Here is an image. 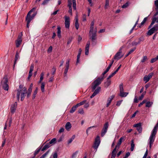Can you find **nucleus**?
Returning a JSON list of instances; mask_svg holds the SVG:
<instances>
[{"mask_svg":"<svg viewBox=\"0 0 158 158\" xmlns=\"http://www.w3.org/2000/svg\"><path fill=\"white\" fill-rule=\"evenodd\" d=\"M8 79L7 75H5L1 81V85L4 90L7 91L9 89V85L7 84Z\"/></svg>","mask_w":158,"mask_h":158,"instance_id":"nucleus-3","label":"nucleus"},{"mask_svg":"<svg viewBox=\"0 0 158 158\" xmlns=\"http://www.w3.org/2000/svg\"><path fill=\"white\" fill-rule=\"evenodd\" d=\"M58 155L57 153L56 152L54 153V154L53 155V158H57Z\"/></svg>","mask_w":158,"mask_h":158,"instance_id":"nucleus-64","label":"nucleus"},{"mask_svg":"<svg viewBox=\"0 0 158 158\" xmlns=\"http://www.w3.org/2000/svg\"><path fill=\"white\" fill-rule=\"evenodd\" d=\"M34 68V66L33 64H31L30 66V70L29 72L30 73H32L33 71V69Z\"/></svg>","mask_w":158,"mask_h":158,"instance_id":"nucleus-46","label":"nucleus"},{"mask_svg":"<svg viewBox=\"0 0 158 158\" xmlns=\"http://www.w3.org/2000/svg\"><path fill=\"white\" fill-rule=\"evenodd\" d=\"M52 46H50L48 49V52H52Z\"/></svg>","mask_w":158,"mask_h":158,"instance_id":"nucleus-63","label":"nucleus"},{"mask_svg":"<svg viewBox=\"0 0 158 158\" xmlns=\"http://www.w3.org/2000/svg\"><path fill=\"white\" fill-rule=\"evenodd\" d=\"M51 0H44L42 3V5H45L48 3Z\"/></svg>","mask_w":158,"mask_h":158,"instance_id":"nucleus-55","label":"nucleus"},{"mask_svg":"<svg viewBox=\"0 0 158 158\" xmlns=\"http://www.w3.org/2000/svg\"><path fill=\"white\" fill-rule=\"evenodd\" d=\"M142 126H141L139 127H138L136 128V130L138 131L139 132V133H141L142 131Z\"/></svg>","mask_w":158,"mask_h":158,"instance_id":"nucleus-43","label":"nucleus"},{"mask_svg":"<svg viewBox=\"0 0 158 158\" xmlns=\"http://www.w3.org/2000/svg\"><path fill=\"white\" fill-rule=\"evenodd\" d=\"M69 60H67L66 62L65 67L66 68H69Z\"/></svg>","mask_w":158,"mask_h":158,"instance_id":"nucleus-45","label":"nucleus"},{"mask_svg":"<svg viewBox=\"0 0 158 158\" xmlns=\"http://www.w3.org/2000/svg\"><path fill=\"white\" fill-rule=\"evenodd\" d=\"M97 28H95L93 32H89V35L90 37V39H91V41L94 40H96L97 39Z\"/></svg>","mask_w":158,"mask_h":158,"instance_id":"nucleus-4","label":"nucleus"},{"mask_svg":"<svg viewBox=\"0 0 158 158\" xmlns=\"http://www.w3.org/2000/svg\"><path fill=\"white\" fill-rule=\"evenodd\" d=\"M101 89V87H98L95 90H94V92L95 93L97 94L100 91Z\"/></svg>","mask_w":158,"mask_h":158,"instance_id":"nucleus-42","label":"nucleus"},{"mask_svg":"<svg viewBox=\"0 0 158 158\" xmlns=\"http://www.w3.org/2000/svg\"><path fill=\"white\" fill-rule=\"evenodd\" d=\"M117 148H118V146H116L115 148L113 149L111 152V158H115L117 152Z\"/></svg>","mask_w":158,"mask_h":158,"instance_id":"nucleus-18","label":"nucleus"},{"mask_svg":"<svg viewBox=\"0 0 158 158\" xmlns=\"http://www.w3.org/2000/svg\"><path fill=\"white\" fill-rule=\"evenodd\" d=\"M100 143V137L99 136H97L95 139V140L93 147L95 149H97L99 146Z\"/></svg>","mask_w":158,"mask_h":158,"instance_id":"nucleus-7","label":"nucleus"},{"mask_svg":"<svg viewBox=\"0 0 158 158\" xmlns=\"http://www.w3.org/2000/svg\"><path fill=\"white\" fill-rule=\"evenodd\" d=\"M135 147V144L134 143L133 139H132L131 141V150L132 151L134 149Z\"/></svg>","mask_w":158,"mask_h":158,"instance_id":"nucleus-30","label":"nucleus"},{"mask_svg":"<svg viewBox=\"0 0 158 158\" xmlns=\"http://www.w3.org/2000/svg\"><path fill=\"white\" fill-rule=\"evenodd\" d=\"M154 74L153 73H149L148 75L147 76L148 77V78H149V79H151V78L152 77V76H153Z\"/></svg>","mask_w":158,"mask_h":158,"instance_id":"nucleus-62","label":"nucleus"},{"mask_svg":"<svg viewBox=\"0 0 158 158\" xmlns=\"http://www.w3.org/2000/svg\"><path fill=\"white\" fill-rule=\"evenodd\" d=\"M124 137H121L119 141L117 143V144L116 146H118V149L119 148V146L121 144L122 140L124 139Z\"/></svg>","mask_w":158,"mask_h":158,"instance_id":"nucleus-24","label":"nucleus"},{"mask_svg":"<svg viewBox=\"0 0 158 158\" xmlns=\"http://www.w3.org/2000/svg\"><path fill=\"white\" fill-rule=\"evenodd\" d=\"M23 87V85H20L19 86V88L17 90L16 93V98L18 101H19L20 99V96L21 93V91H22Z\"/></svg>","mask_w":158,"mask_h":158,"instance_id":"nucleus-9","label":"nucleus"},{"mask_svg":"<svg viewBox=\"0 0 158 158\" xmlns=\"http://www.w3.org/2000/svg\"><path fill=\"white\" fill-rule=\"evenodd\" d=\"M104 77H98L94 81V83H95L98 85H99L101 84L102 82L104 79Z\"/></svg>","mask_w":158,"mask_h":158,"instance_id":"nucleus-12","label":"nucleus"},{"mask_svg":"<svg viewBox=\"0 0 158 158\" xmlns=\"http://www.w3.org/2000/svg\"><path fill=\"white\" fill-rule=\"evenodd\" d=\"M146 93V91L144 92L143 93V94H142L141 96L140 97H139V100H142L143 99V98L144 97V96L145 94Z\"/></svg>","mask_w":158,"mask_h":158,"instance_id":"nucleus-41","label":"nucleus"},{"mask_svg":"<svg viewBox=\"0 0 158 158\" xmlns=\"http://www.w3.org/2000/svg\"><path fill=\"white\" fill-rule=\"evenodd\" d=\"M17 105V102H15L13 104L11 105L10 110L11 112L13 114L15 111Z\"/></svg>","mask_w":158,"mask_h":158,"instance_id":"nucleus-14","label":"nucleus"},{"mask_svg":"<svg viewBox=\"0 0 158 158\" xmlns=\"http://www.w3.org/2000/svg\"><path fill=\"white\" fill-rule=\"evenodd\" d=\"M73 9L74 10H76V0H73Z\"/></svg>","mask_w":158,"mask_h":158,"instance_id":"nucleus-37","label":"nucleus"},{"mask_svg":"<svg viewBox=\"0 0 158 158\" xmlns=\"http://www.w3.org/2000/svg\"><path fill=\"white\" fill-rule=\"evenodd\" d=\"M65 128L67 131H69L71 127V125L70 122H67L65 125Z\"/></svg>","mask_w":158,"mask_h":158,"instance_id":"nucleus-23","label":"nucleus"},{"mask_svg":"<svg viewBox=\"0 0 158 158\" xmlns=\"http://www.w3.org/2000/svg\"><path fill=\"white\" fill-rule=\"evenodd\" d=\"M147 102V100L145 99L144 100L141 102L140 103H139V106L140 107L142 105H143V104L146 103Z\"/></svg>","mask_w":158,"mask_h":158,"instance_id":"nucleus-59","label":"nucleus"},{"mask_svg":"<svg viewBox=\"0 0 158 158\" xmlns=\"http://www.w3.org/2000/svg\"><path fill=\"white\" fill-rule=\"evenodd\" d=\"M109 0H106V2H105V9H106L109 6Z\"/></svg>","mask_w":158,"mask_h":158,"instance_id":"nucleus-40","label":"nucleus"},{"mask_svg":"<svg viewBox=\"0 0 158 158\" xmlns=\"http://www.w3.org/2000/svg\"><path fill=\"white\" fill-rule=\"evenodd\" d=\"M65 25L66 28L69 29L70 26V19L69 17L66 16H65Z\"/></svg>","mask_w":158,"mask_h":158,"instance_id":"nucleus-13","label":"nucleus"},{"mask_svg":"<svg viewBox=\"0 0 158 158\" xmlns=\"http://www.w3.org/2000/svg\"><path fill=\"white\" fill-rule=\"evenodd\" d=\"M78 152L77 151L75 152L72 155V158H75L76 157V156L78 153Z\"/></svg>","mask_w":158,"mask_h":158,"instance_id":"nucleus-53","label":"nucleus"},{"mask_svg":"<svg viewBox=\"0 0 158 158\" xmlns=\"http://www.w3.org/2000/svg\"><path fill=\"white\" fill-rule=\"evenodd\" d=\"M149 80V78L148 77L147 75L145 76L143 78V81L145 82V83L148 82Z\"/></svg>","mask_w":158,"mask_h":158,"instance_id":"nucleus-39","label":"nucleus"},{"mask_svg":"<svg viewBox=\"0 0 158 158\" xmlns=\"http://www.w3.org/2000/svg\"><path fill=\"white\" fill-rule=\"evenodd\" d=\"M56 139L55 138H54L51 139L50 141L48 143L50 145H52L54 144H55L56 143Z\"/></svg>","mask_w":158,"mask_h":158,"instance_id":"nucleus-28","label":"nucleus"},{"mask_svg":"<svg viewBox=\"0 0 158 158\" xmlns=\"http://www.w3.org/2000/svg\"><path fill=\"white\" fill-rule=\"evenodd\" d=\"M19 58V54L18 51L16 52V54L15 56V60L14 62V64L13 65V69H14L15 67V64L16 63L17 61Z\"/></svg>","mask_w":158,"mask_h":158,"instance_id":"nucleus-15","label":"nucleus"},{"mask_svg":"<svg viewBox=\"0 0 158 158\" xmlns=\"http://www.w3.org/2000/svg\"><path fill=\"white\" fill-rule=\"evenodd\" d=\"M136 48L135 47L132 48L128 52V53L130 55L135 50Z\"/></svg>","mask_w":158,"mask_h":158,"instance_id":"nucleus-48","label":"nucleus"},{"mask_svg":"<svg viewBox=\"0 0 158 158\" xmlns=\"http://www.w3.org/2000/svg\"><path fill=\"white\" fill-rule=\"evenodd\" d=\"M98 86V85H97L95 84V83H94V82H93L92 86V91H94V90H95Z\"/></svg>","mask_w":158,"mask_h":158,"instance_id":"nucleus-35","label":"nucleus"},{"mask_svg":"<svg viewBox=\"0 0 158 158\" xmlns=\"http://www.w3.org/2000/svg\"><path fill=\"white\" fill-rule=\"evenodd\" d=\"M69 68H66L64 72V77H67V73L68 72Z\"/></svg>","mask_w":158,"mask_h":158,"instance_id":"nucleus-47","label":"nucleus"},{"mask_svg":"<svg viewBox=\"0 0 158 158\" xmlns=\"http://www.w3.org/2000/svg\"><path fill=\"white\" fill-rule=\"evenodd\" d=\"M49 152V150H48L43 155H42L41 156L43 158H44L48 154Z\"/></svg>","mask_w":158,"mask_h":158,"instance_id":"nucleus-54","label":"nucleus"},{"mask_svg":"<svg viewBox=\"0 0 158 158\" xmlns=\"http://www.w3.org/2000/svg\"><path fill=\"white\" fill-rule=\"evenodd\" d=\"M78 112L79 113L81 114H83L84 113V110L83 108H81L78 110Z\"/></svg>","mask_w":158,"mask_h":158,"instance_id":"nucleus-50","label":"nucleus"},{"mask_svg":"<svg viewBox=\"0 0 158 158\" xmlns=\"http://www.w3.org/2000/svg\"><path fill=\"white\" fill-rule=\"evenodd\" d=\"M158 128V122L154 126L153 129L152 130L151 135L149 138V147L150 148H151L153 142L154 141L156 137V135L157 133V131Z\"/></svg>","mask_w":158,"mask_h":158,"instance_id":"nucleus-2","label":"nucleus"},{"mask_svg":"<svg viewBox=\"0 0 158 158\" xmlns=\"http://www.w3.org/2000/svg\"><path fill=\"white\" fill-rule=\"evenodd\" d=\"M111 83V81L110 80H108L106 82L104 83V86L105 87L107 88Z\"/></svg>","mask_w":158,"mask_h":158,"instance_id":"nucleus-26","label":"nucleus"},{"mask_svg":"<svg viewBox=\"0 0 158 158\" xmlns=\"http://www.w3.org/2000/svg\"><path fill=\"white\" fill-rule=\"evenodd\" d=\"M22 32H21L18 36L17 40L15 41L16 46L17 48L19 47L21 44L22 41Z\"/></svg>","mask_w":158,"mask_h":158,"instance_id":"nucleus-5","label":"nucleus"},{"mask_svg":"<svg viewBox=\"0 0 158 158\" xmlns=\"http://www.w3.org/2000/svg\"><path fill=\"white\" fill-rule=\"evenodd\" d=\"M86 100H83V101L80 102V103H77V105L78 107L79 106H80L81 105L84 104L85 103H86Z\"/></svg>","mask_w":158,"mask_h":158,"instance_id":"nucleus-36","label":"nucleus"},{"mask_svg":"<svg viewBox=\"0 0 158 158\" xmlns=\"http://www.w3.org/2000/svg\"><path fill=\"white\" fill-rule=\"evenodd\" d=\"M158 60V59L157 58V57H156L154 58H152L151 61V63H153L154 62H155L156 61V60Z\"/></svg>","mask_w":158,"mask_h":158,"instance_id":"nucleus-58","label":"nucleus"},{"mask_svg":"<svg viewBox=\"0 0 158 158\" xmlns=\"http://www.w3.org/2000/svg\"><path fill=\"white\" fill-rule=\"evenodd\" d=\"M114 97V95H112L108 98L107 101V103L106 105V107H108L110 105L112 100L113 99Z\"/></svg>","mask_w":158,"mask_h":158,"instance_id":"nucleus-17","label":"nucleus"},{"mask_svg":"<svg viewBox=\"0 0 158 158\" xmlns=\"http://www.w3.org/2000/svg\"><path fill=\"white\" fill-rule=\"evenodd\" d=\"M129 6V3L128 2H127L126 3L123 4L122 6V7L123 8H126L128 6Z\"/></svg>","mask_w":158,"mask_h":158,"instance_id":"nucleus-57","label":"nucleus"},{"mask_svg":"<svg viewBox=\"0 0 158 158\" xmlns=\"http://www.w3.org/2000/svg\"><path fill=\"white\" fill-rule=\"evenodd\" d=\"M128 94V93L124 92L123 91L120 92V96L121 97H126Z\"/></svg>","mask_w":158,"mask_h":158,"instance_id":"nucleus-27","label":"nucleus"},{"mask_svg":"<svg viewBox=\"0 0 158 158\" xmlns=\"http://www.w3.org/2000/svg\"><path fill=\"white\" fill-rule=\"evenodd\" d=\"M109 123L108 122H106L104 124L103 127L102 129L101 133V136L102 137H103L105 135L107 131Z\"/></svg>","mask_w":158,"mask_h":158,"instance_id":"nucleus-6","label":"nucleus"},{"mask_svg":"<svg viewBox=\"0 0 158 158\" xmlns=\"http://www.w3.org/2000/svg\"><path fill=\"white\" fill-rule=\"evenodd\" d=\"M52 75H53L55 73V72L56 71V68L55 67H53V68H52Z\"/></svg>","mask_w":158,"mask_h":158,"instance_id":"nucleus-61","label":"nucleus"},{"mask_svg":"<svg viewBox=\"0 0 158 158\" xmlns=\"http://www.w3.org/2000/svg\"><path fill=\"white\" fill-rule=\"evenodd\" d=\"M78 107L77 104L73 106L71 110H70V112L71 113H73L76 110V109Z\"/></svg>","mask_w":158,"mask_h":158,"instance_id":"nucleus-25","label":"nucleus"},{"mask_svg":"<svg viewBox=\"0 0 158 158\" xmlns=\"http://www.w3.org/2000/svg\"><path fill=\"white\" fill-rule=\"evenodd\" d=\"M156 31L154 29V28L152 27V28L149 30L147 33V35H151L153 34Z\"/></svg>","mask_w":158,"mask_h":158,"instance_id":"nucleus-19","label":"nucleus"},{"mask_svg":"<svg viewBox=\"0 0 158 158\" xmlns=\"http://www.w3.org/2000/svg\"><path fill=\"white\" fill-rule=\"evenodd\" d=\"M141 126V123H139L137 124H134L133 125V127H134L137 128Z\"/></svg>","mask_w":158,"mask_h":158,"instance_id":"nucleus-56","label":"nucleus"},{"mask_svg":"<svg viewBox=\"0 0 158 158\" xmlns=\"http://www.w3.org/2000/svg\"><path fill=\"white\" fill-rule=\"evenodd\" d=\"M90 44V41H88L87 42L86 47L85 48V55H87L89 54Z\"/></svg>","mask_w":158,"mask_h":158,"instance_id":"nucleus-16","label":"nucleus"},{"mask_svg":"<svg viewBox=\"0 0 158 158\" xmlns=\"http://www.w3.org/2000/svg\"><path fill=\"white\" fill-rule=\"evenodd\" d=\"M80 54V53H78V54L77 56V60L76 61V64H77L78 63H79V59L80 58V57L81 56Z\"/></svg>","mask_w":158,"mask_h":158,"instance_id":"nucleus-44","label":"nucleus"},{"mask_svg":"<svg viewBox=\"0 0 158 158\" xmlns=\"http://www.w3.org/2000/svg\"><path fill=\"white\" fill-rule=\"evenodd\" d=\"M44 75V74L43 72H42L41 73L40 77V80L38 82L39 83H40L42 81L43 79Z\"/></svg>","mask_w":158,"mask_h":158,"instance_id":"nucleus-32","label":"nucleus"},{"mask_svg":"<svg viewBox=\"0 0 158 158\" xmlns=\"http://www.w3.org/2000/svg\"><path fill=\"white\" fill-rule=\"evenodd\" d=\"M57 36L59 38L61 37V28L59 26L57 27Z\"/></svg>","mask_w":158,"mask_h":158,"instance_id":"nucleus-29","label":"nucleus"},{"mask_svg":"<svg viewBox=\"0 0 158 158\" xmlns=\"http://www.w3.org/2000/svg\"><path fill=\"white\" fill-rule=\"evenodd\" d=\"M41 148V147L37 148L35 151L34 153V155L35 156H36V155H37L39 153L40 151Z\"/></svg>","mask_w":158,"mask_h":158,"instance_id":"nucleus-34","label":"nucleus"},{"mask_svg":"<svg viewBox=\"0 0 158 158\" xmlns=\"http://www.w3.org/2000/svg\"><path fill=\"white\" fill-rule=\"evenodd\" d=\"M148 19V17L145 18L141 23V25H143Z\"/></svg>","mask_w":158,"mask_h":158,"instance_id":"nucleus-49","label":"nucleus"},{"mask_svg":"<svg viewBox=\"0 0 158 158\" xmlns=\"http://www.w3.org/2000/svg\"><path fill=\"white\" fill-rule=\"evenodd\" d=\"M154 4L156 6L155 10H156V15L158 14V0H156L154 1Z\"/></svg>","mask_w":158,"mask_h":158,"instance_id":"nucleus-21","label":"nucleus"},{"mask_svg":"<svg viewBox=\"0 0 158 158\" xmlns=\"http://www.w3.org/2000/svg\"><path fill=\"white\" fill-rule=\"evenodd\" d=\"M156 12L154 15L153 17L152 18V22L148 27V29H150L152 27V25L154 24L156 22V23H158V17H156V16L157 15H156Z\"/></svg>","mask_w":158,"mask_h":158,"instance_id":"nucleus-8","label":"nucleus"},{"mask_svg":"<svg viewBox=\"0 0 158 158\" xmlns=\"http://www.w3.org/2000/svg\"><path fill=\"white\" fill-rule=\"evenodd\" d=\"M68 6L69 7H72V0H68Z\"/></svg>","mask_w":158,"mask_h":158,"instance_id":"nucleus-51","label":"nucleus"},{"mask_svg":"<svg viewBox=\"0 0 158 158\" xmlns=\"http://www.w3.org/2000/svg\"><path fill=\"white\" fill-rule=\"evenodd\" d=\"M120 92L123 91L124 89L123 85L122 83L121 84L119 85Z\"/></svg>","mask_w":158,"mask_h":158,"instance_id":"nucleus-38","label":"nucleus"},{"mask_svg":"<svg viewBox=\"0 0 158 158\" xmlns=\"http://www.w3.org/2000/svg\"><path fill=\"white\" fill-rule=\"evenodd\" d=\"M22 91H21V100L23 101L26 96L25 94L27 93V89L25 87H24Z\"/></svg>","mask_w":158,"mask_h":158,"instance_id":"nucleus-11","label":"nucleus"},{"mask_svg":"<svg viewBox=\"0 0 158 158\" xmlns=\"http://www.w3.org/2000/svg\"><path fill=\"white\" fill-rule=\"evenodd\" d=\"M123 48V47H120L118 52L116 53L114 57V59H117V60H118L122 57L123 56H120L121 53L122 52V50Z\"/></svg>","mask_w":158,"mask_h":158,"instance_id":"nucleus-10","label":"nucleus"},{"mask_svg":"<svg viewBox=\"0 0 158 158\" xmlns=\"http://www.w3.org/2000/svg\"><path fill=\"white\" fill-rule=\"evenodd\" d=\"M75 27L76 29L78 30L79 26V24L78 23V19L77 17H76L75 19Z\"/></svg>","mask_w":158,"mask_h":158,"instance_id":"nucleus-20","label":"nucleus"},{"mask_svg":"<svg viewBox=\"0 0 158 158\" xmlns=\"http://www.w3.org/2000/svg\"><path fill=\"white\" fill-rule=\"evenodd\" d=\"M153 27L156 31H157L158 30V24L155 25Z\"/></svg>","mask_w":158,"mask_h":158,"instance_id":"nucleus-60","label":"nucleus"},{"mask_svg":"<svg viewBox=\"0 0 158 158\" xmlns=\"http://www.w3.org/2000/svg\"><path fill=\"white\" fill-rule=\"evenodd\" d=\"M51 145H50L48 143H47L41 149L42 151H44V150L48 148Z\"/></svg>","mask_w":158,"mask_h":158,"instance_id":"nucleus-22","label":"nucleus"},{"mask_svg":"<svg viewBox=\"0 0 158 158\" xmlns=\"http://www.w3.org/2000/svg\"><path fill=\"white\" fill-rule=\"evenodd\" d=\"M152 104L153 103L152 102H148L146 103V107H150L152 106Z\"/></svg>","mask_w":158,"mask_h":158,"instance_id":"nucleus-33","label":"nucleus"},{"mask_svg":"<svg viewBox=\"0 0 158 158\" xmlns=\"http://www.w3.org/2000/svg\"><path fill=\"white\" fill-rule=\"evenodd\" d=\"M44 86H45V83L44 82H42L41 83V89L42 92H44Z\"/></svg>","mask_w":158,"mask_h":158,"instance_id":"nucleus-31","label":"nucleus"},{"mask_svg":"<svg viewBox=\"0 0 158 158\" xmlns=\"http://www.w3.org/2000/svg\"><path fill=\"white\" fill-rule=\"evenodd\" d=\"M36 9V7H34L32 8L31 10H30L28 13L26 19V21L27 22V27L29 28V24L30 23L31 21L34 19L35 16L37 14V11L35 12L31 16V13L35 11Z\"/></svg>","mask_w":158,"mask_h":158,"instance_id":"nucleus-1","label":"nucleus"},{"mask_svg":"<svg viewBox=\"0 0 158 158\" xmlns=\"http://www.w3.org/2000/svg\"><path fill=\"white\" fill-rule=\"evenodd\" d=\"M9 121V126L10 127L11 126L12 122V119L11 118H10L7 120V121Z\"/></svg>","mask_w":158,"mask_h":158,"instance_id":"nucleus-52","label":"nucleus"}]
</instances>
